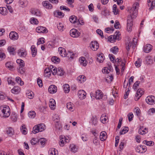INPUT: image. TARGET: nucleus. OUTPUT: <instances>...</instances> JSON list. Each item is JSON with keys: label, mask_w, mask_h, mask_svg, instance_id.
<instances>
[{"label": "nucleus", "mask_w": 155, "mask_h": 155, "mask_svg": "<svg viewBox=\"0 0 155 155\" xmlns=\"http://www.w3.org/2000/svg\"><path fill=\"white\" fill-rule=\"evenodd\" d=\"M7 81L9 84H11L12 85L15 84V83L14 81V79L11 77H9L8 78Z\"/></svg>", "instance_id": "obj_40"}, {"label": "nucleus", "mask_w": 155, "mask_h": 155, "mask_svg": "<svg viewBox=\"0 0 155 155\" xmlns=\"http://www.w3.org/2000/svg\"><path fill=\"white\" fill-rule=\"evenodd\" d=\"M86 77L84 75H80L78 77L77 79L78 81L80 83L84 82L86 80Z\"/></svg>", "instance_id": "obj_19"}, {"label": "nucleus", "mask_w": 155, "mask_h": 155, "mask_svg": "<svg viewBox=\"0 0 155 155\" xmlns=\"http://www.w3.org/2000/svg\"><path fill=\"white\" fill-rule=\"evenodd\" d=\"M129 130V128L127 127H125L120 132V135H122L124 134L127 133Z\"/></svg>", "instance_id": "obj_43"}, {"label": "nucleus", "mask_w": 155, "mask_h": 155, "mask_svg": "<svg viewBox=\"0 0 155 155\" xmlns=\"http://www.w3.org/2000/svg\"><path fill=\"white\" fill-rule=\"evenodd\" d=\"M139 7V3L135 2L133 4L130 9L128 10L130 14L127 19V30L129 32H130L132 30L133 25L132 19L136 18L137 17Z\"/></svg>", "instance_id": "obj_1"}, {"label": "nucleus", "mask_w": 155, "mask_h": 155, "mask_svg": "<svg viewBox=\"0 0 155 155\" xmlns=\"http://www.w3.org/2000/svg\"><path fill=\"white\" fill-rule=\"evenodd\" d=\"M57 74L58 75L60 76L63 75L64 74V72L63 71V69L61 68H58Z\"/></svg>", "instance_id": "obj_49"}, {"label": "nucleus", "mask_w": 155, "mask_h": 155, "mask_svg": "<svg viewBox=\"0 0 155 155\" xmlns=\"http://www.w3.org/2000/svg\"><path fill=\"white\" fill-rule=\"evenodd\" d=\"M97 60L100 63H102L104 60V56L103 54H100L97 58Z\"/></svg>", "instance_id": "obj_33"}, {"label": "nucleus", "mask_w": 155, "mask_h": 155, "mask_svg": "<svg viewBox=\"0 0 155 155\" xmlns=\"http://www.w3.org/2000/svg\"><path fill=\"white\" fill-rule=\"evenodd\" d=\"M110 51L113 54H116L118 51V48L116 46H115L111 48Z\"/></svg>", "instance_id": "obj_44"}, {"label": "nucleus", "mask_w": 155, "mask_h": 155, "mask_svg": "<svg viewBox=\"0 0 155 155\" xmlns=\"http://www.w3.org/2000/svg\"><path fill=\"white\" fill-rule=\"evenodd\" d=\"M109 57L111 61H112L114 63L116 62H117L118 64H120V62L121 61V59H120V58H118L116 59L115 57L112 54H109Z\"/></svg>", "instance_id": "obj_9"}, {"label": "nucleus", "mask_w": 155, "mask_h": 155, "mask_svg": "<svg viewBox=\"0 0 155 155\" xmlns=\"http://www.w3.org/2000/svg\"><path fill=\"white\" fill-rule=\"evenodd\" d=\"M46 128L45 125L43 124H40L34 126L33 129V132L36 134L39 132H42Z\"/></svg>", "instance_id": "obj_3"}, {"label": "nucleus", "mask_w": 155, "mask_h": 155, "mask_svg": "<svg viewBox=\"0 0 155 155\" xmlns=\"http://www.w3.org/2000/svg\"><path fill=\"white\" fill-rule=\"evenodd\" d=\"M26 94L28 96V97L29 98L31 99L33 98L34 96V94L32 91H28L26 92Z\"/></svg>", "instance_id": "obj_39"}, {"label": "nucleus", "mask_w": 155, "mask_h": 155, "mask_svg": "<svg viewBox=\"0 0 155 155\" xmlns=\"http://www.w3.org/2000/svg\"><path fill=\"white\" fill-rule=\"evenodd\" d=\"M44 76L45 77H49L51 75V71L49 68H46L44 70Z\"/></svg>", "instance_id": "obj_27"}, {"label": "nucleus", "mask_w": 155, "mask_h": 155, "mask_svg": "<svg viewBox=\"0 0 155 155\" xmlns=\"http://www.w3.org/2000/svg\"><path fill=\"white\" fill-rule=\"evenodd\" d=\"M148 113L149 115H152L155 113V108H152L149 109Z\"/></svg>", "instance_id": "obj_58"}, {"label": "nucleus", "mask_w": 155, "mask_h": 155, "mask_svg": "<svg viewBox=\"0 0 155 155\" xmlns=\"http://www.w3.org/2000/svg\"><path fill=\"white\" fill-rule=\"evenodd\" d=\"M37 82L38 85L40 87H42L43 84L42 80L41 79H40L39 78L37 79Z\"/></svg>", "instance_id": "obj_62"}, {"label": "nucleus", "mask_w": 155, "mask_h": 155, "mask_svg": "<svg viewBox=\"0 0 155 155\" xmlns=\"http://www.w3.org/2000/svg\"><path fill=\"white\" fill-rule=\"evenodd\" d=\"M97 33L100 35L102 38H104V35L102 31L100 29H98L96 30Z\"/></svg>", "instance_id": "obj_64"}, {"label": "nucleus", "mask_w": 155, "mask_h": 155, "mask_svg": "<svg viewBox=\"0 0 155 155\" xmlns=\"http://www.w3.org/2000/svg\"><path fill=\"white\" fill-rule=\"evenodd\" d=\"M8 51L11 54H12L13 55H15V49L14 47H8Z\"/></svg>", "instance_id": "obj_42"}, {"label": "nucleus", "mask_w": 155, "mask_h": 155, "mask_svg": "<svg viewBox=\"0 0 155 155\" xmlns=\"http://www.w3.org/2000/svg\"><path fill=\"white\" fill-rule=\"evenodd\" d=\"M42 4L43 6L46 9H51L53 8L52 5L47 1H43L42 2Z\"/></svg>", "instance_id": "obj_15"}, {"label": "nucleus", "mask_w": 155, "mask_h": 155, "mask_svg": "<svg viewBox=\"0 0 155 155\" xmlns=\"http://www.w3.org/2000/svg\"><path fill=\"white\" fill-rule=\"evenodd\" d=\"M51 61L54 63H58L60 61V59L57 57L54 56L51 58Z\"/></svg>", "instance_id": "obj_36"}, {"label": "nucleus", "mask_w": 155, "mask_h": 155, "mask_svg": "<svg viewBox=\"0 0 155 155\" xmlns=\"http://www.w3.org/2000/svg\"><path fill=\"white\" fill-rule=\"evenodd\" d=\"M31 53L33 57H35L37 53V50L34 45H32L31 47Z\"/></svg>", "instance_id": "obj_29"}, {"label": "nucleus", "mask_w": 155, "mask_h": 155, "mask_svg": "<svg viewBox=\"0 0 155 155\" xmlns=\"http://www.w3.org/2000/svg\"><path fill=\"white\" fill-rule=\"evenodd\" d=\"M64 91L65 93H68L70 91V87L68 84H65L63 85V87Z\"/></svg>", "instance_id": "obj_34"}, {"label": "nucleus", "mask_w": 155, "mask_h": 155, "mask_svg": "<svg viewBox=\"0 0 155 155\" xmlns=\"http://www.w3.org/2000/svg\"><path fill=\"white\" fill-rule=\"evenodd\" d=\"M16 62L18 64V68H24L25 66V63L23 60L21 59H18L16 60Z\"/></svg>", "instance_id": "obj_21"}, {"label": "nucleus", "mask_w": 155, "mask_h": 155, "mask_svg": "<svg viewBox=\"0 0 155 155\" xmlns=\"http://www.w3.org/2000/svg\"><path fill=\"white\" fill-rule=\"evenodd\" d=\"M128 117L129 121L130 122L132 121L134 117L133 114L132 113H130L128 115Z\"/></svg>", "instance_id": "obj_60"}, {"label": "nucleus", "mask_w": 155, "mask_h": 155, "mask_svg": "<svg viewBox=\"0 0 155 155\" xmlns=\"http://www.w3.org/2000/svg\"><path fill=\"white\" fill-rule=\"evenodd\" d=\"M146 101L148 104L153 105L155 103V97L152 95L148 96L146 99Z\"/></svg>", "instance_id": "obj_6"}, {"label": "nucleus", "mask_w": 155, "mask_h": 155, "mask_svg": "<svg viewBox=\"0 0 155 155\" xmlns=\"http://www.w3.org/2000/svg\"><path fill=\"white\" fill-rule=\"evenodd\" d=\"M141 63L142 60L140 58H138L137 61L135 62V64L136 67L138 68L141 66Z\"/></svg>", "instance_id": "obj_46"}, {"label": "nucleus", "mask_w": 155, "mask_h": 155, "mask_svg": "<svg viewBox=\"0 0 155 155\" xmlns=\"http://www.w3.org/2000/svg\"><path fill=\"white\" fill-rule=\"evenodd\" d=\"M136 151L139 153H143V150H142V146L140 145L139 146H138L136 148Z\"/></svg>", "instance_id": "obj_59"}, {"label": "nucleus", "mask_w": 155, "mask_h": 155, "mask_svg": "<svg viewBox=\"0 0 155 155\" xmlns=\"http://www.w3.org/2000/svg\"><path fill=\"white\" fill-rule=\"evenodd\" d=\"M78 95L80 98L83 99L86 96V93L83 90H80L78 91Z\"/></svg>", "instance_id": "obj_16"}, {"label": "nucleus", "mask_w": 155, "mask_h": 155, "mask_svg": "<svg viewBox=\"0 0 155 155\" xmlns=\"http://www.w3.org/2000/svg\"><path fill=\"white\" fill-rule=\"evenodd\" d=\"M64 138L65 136L64 135H61L60 137V140L59 144L61 146H63L64 143H66L65 141H64Z\"/></svg>", "instance_id": "obj_30"}, {"label": "nucleus", "mask_w": 155, "mask_h": 155, "mask_svg": "<svg viewBox=\"0 0 155 155\" xmlns=\"http://www.w3.org/2000/svg\"><path fill=\"white\" fill-rule=\"evenodd\" d=\"M143 92L144 91L143 90H142L140 88L139 89L137 90L136 94L135 96V100L136 101H138L143 94Z\"/></svg>", "instance_id": "obj_8"}, {"label": "nucleus", "mask_w": 155, "mask_h": 155, "mask_svg": "<svg viewBox=\"0 0 155 155\" xmlns=\"http://www.w3.org/2000/svg\"><path fill=\"white\" fill-rule=\"evenodd\" d=\"M113 12L115 15H116L118 14V10L117 8V5L114 4L113 6Z\"/></svg>", "instance_id": "obj_51"}, {"label": "nucleus", "mask_w": 155, "mask_h": 155, "mask_svg": "<svg viewBox=\"0 0 155 155\" xmlns=\"http://www.w3.org/2000/svg\"><path fill=\"white\" fill-rule=\"evenodd\" d=\"M54 16L57 17L60 16L63 17L64 15L63 13L61 12H59L58 11H56L54 12Z\"/></svg>", "instance_id": "obj_26"}, {"label": "nucleus", "mask_w": 155, "mask_h": 155, "mask_svg": "<svg viewBox=\"0 0 155 155\" xmlns=\"http://www.w3.org/2000/svg\"><path fill=\"white\" fill-rule=\"evenodd\" d=\"M90 46L93 50L95 51L99 48V44L97 41H92L90 44Z\"/></svg>", "instance_id": "obj_10"}, {"label": "nucleus", "mask_w": 155, "mask_h": 155, "mask_svg": "<svg viewBox=\"0 0 155 155\" xmlns=\"http://www.w3.org/2000/svg\"><path fill=\"white\" fill-rule=\"evenodd\" d=\"M38 143L43 146L45 144V140L44 138H40L38 140Z\"/></svg>", "instance_id": "obj_45"}, {"label": "nucleus", "mask_w": 155, "mask_h": 155, "mask_svg": "<svg viewBox=\"0 0 155 155\" xmlns=\"http://www.w3.org/2000/svg\"><path fill=\"white\" fill-rule=\"evenodd\" d=\"M30 22L31 24H38V21L37 19L35 18H31Z\"/></svg>", "instance_id": "obj_57"}, {"label": "nucleus", "mask_w": 155, "mask_h": 155, "mask_svg": "<svg viewBox=\"0 0 155 155\" xmlns=\"http://www.w3.org/2000/svg\"><path fill=\"white\" fill-rule=\"evenodd\" d=\"M106 133L104 131H102L100 133V138L102 141H104L106 139Z\"/></svg>", "instance_id": "obj_25"}, {"label": "nucleus", "mask_w": 155, "mask_h": 155, "mask_svg": "<svg viewBox=\"0 0 155 155\" xmlns=\"http://www.w3.org/2000/svg\"><path fill=\"white\" fill-rule=\"evenodd\" d=\"M56 103L55 100L53 99H50L49 101V106L51 109L54 108L55 106Z\"/></svg>", "instance_id": "obj_28"}, {"label": "nucleus", "mask_w": 155, "mask_h": 155, "mask_svg": "<svg viewBox=\"0 0 155 155\" xmlns=\"http://www.w3.org/2000/svg\"><path fill=\"white\" fill-rule=\"evenodd\" d=\"M56 120H57V121H56V122L57 123V124H55V127L56 128L59 130H61L62 128V127L61 125L59 124V123H58V120H59V118H56Z\"/></svg>", "instance_id": "obj_38"}, {"label": "nucleus", "mask_w": 155, "mask_h": 155, "mask_svg": "<svg viewBox=\"0 0 155 155\" xmlns=\"http://www.w3.org/2000/svg\"><path fill=\"white\" fill-rule=\"evenodd\" d=\"M116 35H114L113 36V38L114 39H118V40H119V35H120V32L119 31H117L115 32Z\"/></svg>", "instance_id": "obj_47"}, {"label": "nucleus", "mask_w": 155, "mask_h": 155, "mask_svg": "<svg viewBox=\"0 0 155 155\" xmlns=\"http://www.w3.org/2000/svg\"><path fill=\"white\" fill-rule=\"evenodd\" d=\"M74 104L71 102H69L67 103V107L71 111H73Z\"/></svg>", "instance_id": "obj_41"}, {"label": "nucleus", "mask_w": 155, "mask_h": 155, "mask_svg": "<svg viewBox=\"0 0 155 155\" xmlns=\"http://www.w3.org/2000/svg\"><path fill=\"white\" fill-rule=\"evenodd\" d=\"M79 61L81 64L84 66H86L87 64V62L85 58L84 57H81L79 59Z\"/></svg>", "instance_id": "obj_22"}, {"label": "nucleus", "mask_w": 155, "mask_h": 155, "mask_svg": "<svg viewBox=\"0 0 155 155\" xmlns=\"http://www.w3.org/2000/svg\"><path fill=\"white\" fill-rule=\"evenodd\" d=\"M153 60V58L150 56H148L146 57V61L148 64H150L152 62Z\"/></svg>", "instance_id": "obj_52"}, {"label": "nucleus", "mask_w": 155, "mask_h": 155, "mask_svg": "<svg viewBox=\"0 0 155 155\" xmlns=\"http://www.w3.org/2000/svg\"><path fill=\"white\" fill-rule=\"evenodd\" d=\"M149 5H150V7L149 8V10L151 11L155 7V1H152L151 4H149Z\"/></svg>", "instance_id": "obj_54"}, {"label": "nucleus", "mask_w": 155, "mask_h": 155, "mask_svg": "<svg viewBox=\"0 0 155 155\" xmlns=\"http://www.w3.org/2000/svg\"><path fill=\"white\" fill-rule=\"evenodd\" d=\"M15 81L21 86L24 84L23 81H21V79L19 77H18L16 78Z\"/></svg>", "instance_id": "obj_48"}, {"label": "nucleus", "mask_w": 155, "mask_h": 155, "mask_svg": "<svg viewBox=\"0 0 155 155\" xmlns=\"http://www.w3.org/2000/svg\"><path fill=\"white\" fill-rule=\"evenodd\" d=\"M134 112H135L136 115L139 116L140 114V109L138 107L135 108Z\"/></svg>", "instance_id": "obj_56"}, {"label": "nucleus", "mask_w": 155, "mask_h": 155, "mask_svg": "<svg viewBox=\"0 0 155 155\" xmlns=\"http://www.w3.org/2000/svg\"><path fill=\"white\" fill-rule=\"evenodd\" d=\"M9 36L11 39L14 40H17L18 38V34L14 31H11L9 34Z\"/></svg>", "instance_id": "obj_13"}, {"label": "nucleus", "mask_w": 155, "mask_h": 155, "mask_svg": "<svg viewBox=\"0 0 155 155\" xmlns=\"http://www.w3.org/2000/svg\"><path fill=\"white\" fill-rule=\"evenodd\" d=\"M44 40L45 39L43 38H39V39L38 42L37 43V45H38L40 44L44 43L45 42Z\"/></svg>", "instance_id": "obj_63"}, {"label": "nucleus", "mask_w": 155, "mask_h": 155, "mask_svg": "<svg viewBox=\"0 0 155 155\" xmlns=\"http://www.w3.org/2000/svg\"><path fill=\"white\" fill-rule=\"evenodd\" d=\"M31 12L32 14L37 16H40L41 14V12L39 10L36 9L31 8Z\"/></svg>", "instance_id": "obj_17"}, {"label": "nucleus", "mask_w": 155, "mask_h": 155, "mask_svg": "<svg viewBox=\"0 0 155 155\" xmlns=\"http://www.w3.org/2000/svg\"><path fill=\"white\" fill-rule=\"evenodd\" d=\"M0 114H2V117H8L10 115V110L8 106H1L0 107ZM2 115V114H1Z\"/></svg>", "instance_id": "obj_2"}, {"label": "nucleus", "mask_w": 155, "mask_h": 155, "mask_svg": "<svg viewBox=\"0 0 155 155\" xmlns=\"http://www.w3.org/2000/svg\"><path fill=\"white\" fill-rule=\"evenodd\" d=\"M7 134L9 136L13 135L14 134V130L11 127H8L7 128L6 130Z\"/></svg>", "instance_id": "obj_23"}, {"label": "nucleus", "mask_w": 155, "mask_h": 155, "mask_svg": "<svg viewBox=\"0 0 155 155\" xmlns=\"http://www.w3.org/2000/svg\"><path fill=\"white\" fill-rule=\"evenodd\" d=\"M36 31L38 33H46L48 32L47 29L45 27L41 26L37 27L36 29Z\"/></svg>", "instance_id": "obj_11"}, {"label": "nucleus", "mask_w": 155, "mask_h": 155, "mask_svg": "<svg viewBox=\"0 0 155 155\" xmlns=\"http://www.w3.org/2000/svg\"><path fill=\"white\" fill-rule=\"evenodd\" d=\"M28 116L31 118H34L35 117L36 115L35 112L34 111H30L28 113Z\"/></svg>", "instance_id": "obj_37"}, {"label": "nucleus", "mask_w": 155, "mask_h": 155, "mask_svg": "<svg viewBox=\"0 0 155 155\" xmlns=\"http://www.w3.org/2000/svg\"><path fill=\"white\" fill-rule=\"evenodd\" d=\"M17 53L18 55L21 57H25L27 54V51L23 48L19 49Z\"/></svg>", "instance_id": "obj_12"}, {"label": "nucleus", "mask_w": 155, "mask_h": 155, "mask_svg": "<svg viewBox=\"0 0 155 155\" xmlns=\"http://www.w3.org/2000/svg\"><path fill=\"white\" fill-rule=\"evenodd\" d=\"M59 50L61 54L62 52H63V54H62V57H67L69 58L72 59L74 56L75 54L72 52L68 51V52L67 53L65 49L63 48H60Z\"/></svg>", "instance_id": "obj_4"}, {"label": "nucleus", "mask_w": 155, "mask_h": 155, "mask_svg": "<svg viewBox=\"0 0 155 155\" xmlns=\"http://www.w3.org/2000/svg\"><path fill=\"white\" fill-rule=\"evenodd\" d=\"M7 9L5 7H0V13L3 15H5L7 14Z\"/></svg>", "instance_id": "obj_31"}, {"label": "nucleus", "mask_w": 155, "mask_h": 155, "mask_svg": "<svg viewBox=\"0 0 155 155\" xmlns=\"http://www.w3.org/2000/svg\"><path fill=\"white\" fill-rule=\"evenodd\" d=\"M18 71L21 74H23L25 72V69L24 68H18Z\"/></svg>", "instance_id": "obj_50"}, {"label": "nucleus", "mask_w": 155, "mask_h": 155, "mask_svg": "<svg viewBox=\"0 0 155 155\" xmlns=\"http://www.w3.org/2000/svg\"><path fill=\"white\" fill-rule=\"evenodd\" d=\"M152 49V46L150 44H147L145 45L144 48V51L145 52L149 53Z\"/></svg>", "instance_id": "obj_18"}, {"label": "nucleus", "mask_w": 155, "mask_h": 155, "mask_svg": "<svg viewBox=\"0 0 155 155\" xmlns=\"http://www.w3.org/2000/svg\"><path fill=\"white\" fill-rule=\"evenodd\" d=\"M48 153L50 155H58V151L54 148L50 149L48 151Z\"/></svg>", "instance_id": "obj_24"}, {"label": "nucleus", "mask_w": 155, "mask_h": 155, "mask_svg": "<svg viewBox=\"0 0 155 155\" xmlns=\"http://www.w3.org/2000/svg\"><path fill=\"white\" fill-rule=\"evenodd\" d=\"M20 91V88L18 86H15L11 90L12 93L15 94L18 93Z\"/></svg>", "instance_id": "obj_20"}, {"label": "nucleus", "mask_w": 155, "mask_h": 155, "mask_svg": "<svg viewBox=\"0 0 155 155\" xmlns=\"http://www.w3.org/2000/svg\"><path fill=\"white\" fill-rule=\"evenodd\" d=\"M91 97H94L97 99H100L102 98L103 96V94L101 90H98L95 92L94 96V95L93 93H91Z\"/></svg>", "instance_id": "obj_5"}, {"label": "nucleus", "mask_w": 155, "mask_h": 155, "mask_svg": "<svg viewBox=\"0 0 155 155\" xmlns=\"http://www.w3.org/2000/svg\"><path fill=\"white\" fill-rule=\"evenodd\" d=\"M70 33V35L73 38L78 37L79 36L80 33L77 30L74 28L71 29Z\"/></svg>", "instance_id": "obj_7"}, {"label": "nucleus", "mask_w": 155, "mask_h": 155, "mask_svg": "<svg viewBox=\"0 0 155 155\" xmlns=\"http://www.w3.org/2000/svg\"><path fill=\"white\" fill-rule=\"evenodd\" d=\"M106 116V115H102L100 118L101 120V122L103 124H104L106 123L107 119L105 117Z\"/></svg>", "instance_id": "obj_55"}, {"label": "nucleus", "mask_w": 155, "mask_h": 155, "mask_svg": "<svg viewBox=\"0 0 155 155\" xmlns=\"http://www.w3.org/2000/svg\"><path fill=\"white\" fill-rule=\"evenodd\" d=\"M32 145H35L38 143V139L36 138H33L30 141Z\"/></svg>", "instance_id": "obj_53"}, {"label": "nucleus", "mask_w": 155, "mask_h": 155, "mask_svg": "<svg viewBox=\"0 0 155 155\" xmlns=\"http://www.w3.org/2000/svg\"><path fill=\"white\" fill-rule=\"evenodd\" d=\"M48 90L50 93L53 94L57 92V88L55 85H51L49 87Z\"/></svg>", "instance_id": "obj_14"}, {"label": "nucleus", "mask_w": 155, "mask_h": 155, "mask_svg": "<svg viewBox=\"0 0 155 155\" xmlns=\"http://www.w3.org/2000/svg\"><path fill=\"white\" fill-rule=\"evenodd\" d=\"M77 17L74 15L71 16L69 18V21L70 22L72 23H75L77 22Z\"/></svg>", "instance_id": "obj_32"}, {"label": "nucleus", "mask_w": 155, "mask_h": 155, "mask_svg": "<svg viewBox=\"0 0 155 155\" xmlns=\"http://www.w3.org/2000/svg\"><path fill=\"white\" fill-rule=\"evenodd\" d=\"M140 83V82L139 81H137L134 83L133 86V88L134 90L137 89V87L138 86Z\"/></svg>", "instance_id": "obj_61"}, {"label": "nucleus", "mask_w": 155, "mask_h": 155, "mask_svg": "<svg viewBox=\"0 0 155 155\" xmlns=\"http://www.w3.org/2000/svg\"><path fill=\"white\" fill-rule=\"evenodd\" d=\"M97 119L96 117L93 116L90 121V123L92 125H95L97 124Z\"/></svg>", "instance_id": "obj_35"}]
</instances>
